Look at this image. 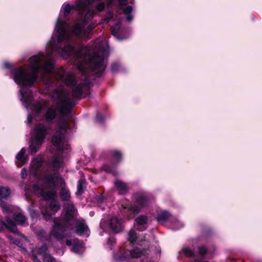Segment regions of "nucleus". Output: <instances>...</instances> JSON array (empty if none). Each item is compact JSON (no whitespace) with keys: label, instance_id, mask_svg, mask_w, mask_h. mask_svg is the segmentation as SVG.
Segmentation results:
<instances>
[{"label":"nucleus","instance_id":"obj_1","mask_svg":"<svg viewBox=\"0 0 262 262\" xmlns=\"http://www.w3.org/2000/svg\"><path fill=\"white\" fill-rule=\"evenodd\" d=\"M60 14L55 27L54 36L47 43L46 54L39 53L29 59L28 68L29 70L20 67L12 72L11 77L15 82L22 85L19 93L20 100L27 110L34 114H39L46 108L48 102L40 100L33 103L32 91L28 87L32 86L38 77L44 82L48 83L54 70L53 58L60 55L67 58L71 56L75 60L77 68L81 72L88 68L92 69L98 77L101 76L105 68L104 59L108 55L107 41L105 38H98L89 47H80L76 50L74 37L88 38L90 32L95 27L90 24L85 30L82 23H77L71 30L70 25L61 18Z\"/></svg>","mask_w":262,"mask_h":262},{"label":"nucleus","instance_id":"obj_2","mask_svg":"<svg viewBox=\"0 0 262 262\" xmlns=\"http://www.w3.org/2000/svg\"><path fill=\"white\" fill-rule=\"evenodd\" d=\"M55 76L58 80L64 82L72 90L71 93L63 88L55 90L52 97L56 102L59 108L51 106L44 116L46 121L50 122L59 113V129L54 134L52 141L54 146L60 152L68 149L69 145L66 134L70 132L73 123L68 121V116L71 108L75 104L74 98H80L82 94L88 95L89 85L87 81L76 80L73 74L66 73L64 69L62 68L56 71Z\"/></svg>","mask_w":262,"mask_h":262},{"label":"nucleus","instance_id":"obj_3","mask_svg":"<svg viewBox=\"0 0 262 262\" xmlns=\"http://www.w3.org/2000/svg\"><path fill=\"white\" fill-rule=\"evenodd\" d=\"M42 158L38 156L34 158L31 162L30 173L39 179L37 184L33 186L34 192L41 196L45 201L51 200L49 207L41 208V212L45 219L48 221L53 213L57 212L60 205L57 200L56 186H61L63 182V178L58 173L43 172L41 167Z\"/></svg>","mask_w":262,"mask_h":262},{"label":"nucleus","instance_id":"obj_4","mask_svg":"<svg viewBox=\"0 0 262 262\" xmlns=\"http://www.w3.org/2000/svg\"><path fill=\"white\" fill-rule=\"evenodd\" d=\"M128 240L132 244L136 243L140 246L134 247L130 251L124 252L122 257L125 259L142 258L141 262H154L147 256L148 253L146 248L149 246V241L144 237L138 236L134 230H130L128 234Z\"/></svg>","mask_w":262,"mask_h":262},{"label":"nucleus","instance_id":"obj_5","mask_svg":"<svg viewBox=\"0 0 262 262\" xmlns=\"http://www.w3.org/2000/svg\"><path fill=\"white\" fill-rule=\"evenodd\" d=\"M63 207L66 212L65 219H55L51 231V235L57 240H61L66 236V228L74 220L76 214L75 208L71 202L64 203Z\"/></svg>","mask_w":262,"mask_h":262},{"label":"nucleus","instance_id":"obj_6","mask_svg":"<svg viewBox=\"0 0 262 262\" xmlns=\"http://www.w3.org/2000/svg\"><path fill=\"white\" fill-rule=\"evenodd\" d=\"M0 207L3 212L6 214V221H2L0 227V231L2 230L4 227L8 228L11 232L16 233L17 231L16 227L13 221L10 219L12 216L14 217L15 221L18 224L25 225L26 222V217L20 213H13L12 207L8 205L4 201L0 199Z\"/></svg>","mask_w":262,"mask_h":262},{"label":"nucleus","instance_id":"obj_7","mask_svg":"<svg viewBox=\"0 0 262 262\" xmlns=\"http://www.w3.org/2000/svg\"><path fill=\"white\" fill-rule=\"evenodd\" d=\"M47 127L41 123L37 124L32 133L30 145L31 155L35 154L39 150L47 134Z\"/></svg>","mask_w":262,"mask_h":262},{"label":"nucleus","instance_id":"obj_8","mask_svg":"<svg viewBox=\"0 0 262 262\" xmlns=\"http://www.w3.org/2000/svg\"><path fill=\"white\" fill-rule=\"evenodd\" d=\"M100 226L105 231L111 230L115 233L119 232L123 229L122 221L116 217L111 219L108 223L105 221L102 220L100 223Z\"/></svg>","mask_w":262,"mask_h":262},{"label":"nucleus","instance_id":"obj_9","mask_svg":"<svg viewBox=\"0 0 262 262\" xmlns=\"http://www.w3.org/2000/svg\"><path fill=\"white\" fill-rule=\"evenodd\" d=\"M148 221L146 215H140L136 219L134 226L136 229L143 231L147 228Z\"/></svg>","mask_w":262,"mask_h":262},{"label":"nucleus","instance_id":"obj_10","mask_svg":"<svg viewBox=\"0 0 262 262\" xmlns=\"http://www.w3.org/2000/svg\"><path fill=\"white\" fill-rule=\"evenodd\" d=\"M71 223L75 224L76 232L77 233L82 234H86L88 231V227L83 220H74L71 221Z\"/></svg>","mask_w":262,"mask_h":262},{"label":"nucleus","instance_id":"obj_11","mask_svg":"<svg viewBox=\"0 0 262 262\" xmlns=\"http://www.w3.org/2000/svg\"><path fill=\"white\" fill-rule=\"evenodd\" d=\"M118 4L120 7V8L123 10V12L124 14L128 15L126 17V19L128 21H130L133 19V16L130 14L133 10V8L130 6H128L124 8L125 6L128 4V0H118Z\"/></svg>","mask_w":262,"mask_h":262},{"label":"nucleus","instance_id":"obj_12","mask_svg":"<svg viewBox=\"0 0 262 262\" xmlns=\"http://www.w3.org/2000/svg\"><path fill=\"white\" fill-rule=\"evenodd\" d=\"M121 24L118 21L111 27V32L113 35L115 36L118 40H123L128 37V35H124L122 32L120 31Z\"/></svg>","mask_w":262,"mask_h":262},{"label":"nucleus","instance_id":"obj_13","mask_svg":"<svg viewBox=\"0 0 262 262\" xmlns=\"http://www.w3.org/2000/svg\"><path fill=\"white\" fill-rule=\"evenodd\" d=\"M66 244L68 246L72 245V251L76 253H80L83 248V244L78 239H68Z\"/></svg>","mask_w":262,"mask_h":262},{"label":"nucleus","instance_id":"obj_14","mask_svg":"<svg viewBox=\"0 0 262 262\" xmlns=\"http://www.w3.org/2000/svg\"><path fill=\"white\" fill-rule=\"evenodd\" d=\"M37 252L39 255L42 256L43 262H55L54 258L48 253L46 245H43L39 248Z\"/></svg>","mask_w":262,"mask_h":262},{"label":"nucleus","instance_id":"obj_15","mask_svg":"<svg viewBox=\"0 0 262 262\" xmlns=\"http://www.w3.org/2000/svg\"><path fill=\"white\" fill-rule=\"evenodd\" d=\"M58 187H60L61 188L60 191L59 192V196L61 200L63 201L69 202L70 199L71 198V194L69 190L64 187V181H63L61 186H56L55 187L56 191V188Z\"/></svg>","mask_w":262,"mask_h":262},{"label":"nucleus","instance_id":"obj_16","mask_svg":"<svg viewBox=\"0 0 262 262\" xmlns=\"http://www.w3.org/2000/svg\"><path fill=\"white\" fill-rule=\"evenodd\" d=\"M26 148H22L16 156V163L18 166L21 167L28 161V159L25 156Z\"/></svg>","mask_w":262,"mask_h":262},{"label":"nucleus","instance_id":"obj_17","mask_svg":"<svg viewBox=\"0 0 262 262\" xmlns=\"http://www.w3.org/2000/svg\"><path fill=\"white\" fill-rule=\"evenodd\" d=\"M114 184L115 187L120 194H124L128 190L127 184L121 181L117 180L115 182Z\"/></svg>","mask_w":262,"mask_h":262},{"label":"nucleus","instance_id":"obj_18","mask_svg":"<svg viewBox=\"0 0 262 262\" xmlns=\"http://www.w3.org/2000/svg\"><path fill=\"white\" fill-rule=\"evenodd\" d=\"M63 165L62 159L59 157L55 156L52 161L51 166L54 170H57L62 167Z\"/></svg>","mask_w":262,"mask_h":262},{"label":"nucleus","instance_id":"obj_19","mask_svg":"<svg viewBox=\"0 0 262 262\" xmlns=\"http://www.w3.org/2000/svg\"><path fill=\"white\" fill-rule=\"evenodd\" d=\"M135 198L137 202L141 206L146 205L147 198L146 195L143 193H138L135 195Z\"/></svg>","mask_w":262,"mask_h":262},{"label":"nucleus","instance_id":"obj_20","mask_svg":"<svg viewBox=\"0 0 262 262\" xmlns=\"http://www.w3.org/2000/svg\"><path fill=\"white\" fill-rule=\"evenodd\" d=\"M76 4L74 6H70L69 4H64L63 5L61 10V13L63 14V15L64 17H67L70 11L72 9H76L78 10V8H76Z\"/></svg>","mask_w":262,"mask_h":262},{"label":"nucleus","instance_id":"obj_21","mask_svg":"<svg viewBox=\"0 0 262 262\" xmlns=\"http://www.w3.org/2000/svg\"><path fill=\"white\" fill-rule=\"evenodd\" d=\"M123 208L127 210L132 214H135L138 213L140 211V208L136 205H129L124 206Z\"/></svg>","mask_w":262,"mask_h":262},{"label":"nucleus","instance_id":"obj_22","mask_svg":"<svg viewBox=\"0 0 262 262\" xmlns=\"http://www.w3.org/2000/svg\"><path fill=\"white\" fill-rule=\"evenodd\" d=\"M169 216L170 213L168 212L164 211L158 214L157 219L159 222H162L165 221Z\"/></svg>","mask_w":262,"mask_h":262},{"label":"nucleus","instance_id":"obj_23","mask_svg":"<svg viewBox=\"0 0 262 262\" xmlns=\"http://www.w3.org/2000/svg\"><path fill=\"white\" fill-rule=\"evenodd\" d=\"M11 193L10 189L7 187H0V196L3 198L8 197Z\"/></svg>","mask_w":262,"mask_h":262},{"label":"nucleus","instance_id":"obj_24","mask_svg":"<svg viewBox=\"0 0 262 262\" xmlns=\"http://www.w3.org/2000/svg\"><path fill=\"white\" fill-rule=\"evenodd\" d=\"M103 169L106 172L111 173L114 175H116L117 173L114 165H105L103 166Z\"/></svg>","mask_w":262,"mask_h":262},{"label":"nucleus","instance_id":"obj_25","mask_svg":"<svg viewBox=\"0 0 262 262\" xmlns=\"http://www.w3.org/2000/svg\"><path fill=\"white\" fill-rule=\"evenodd\" d=\"M113 159L118 163L122 159V154L121 152L118 150H113L111 152Z\"/></svg>","mask_w":262,"mask_h":262},{"label":"nucleus","instance_id":"obj_26","mask_svg":"<svg viewBox=\"0 0 262 262\" xmlns=\"http://www.w3.org/2000/svg\"><path fill=\"white\" fill-rule=\"evenodd\" d=\"M182 253L188 257H191L194 255L193 251L187 247L183 248L182 250L180 252V254Z\"/></svg>","mask_w":262,"mask_h":262},{"label":"nucleus","instance_id":"obj_27","mask_svg":"<svg viewBox=\"0 0 262 262\" xmlns=\"http://www.w3.org/2000/svg\"><path fill=\"white\" fill-rule=\"evenodd\" d=\"M84 185V180L82 179L79 180L77 185V190L76 192L77 194L80 195L82 193Z\"/></svg>","mask_w":262,"mask_h":262},{"label":"nucleus","instance_id":"obj_28","mask_svg":"<svg viewBox=\"0 0 262 262\" xmlns=\"http://www.w3.org/2000/svg\"><path fill=\"white\" fill-rule=\"evenodd\" d=\"M199 252L201 254L204 255L207 252V249L204 246L200 247L199 248Z\"/></svg>","mask_w":262,"mask_h":262},{"label":"nucleus","instance_id":"obj_29","mask_svg":"<svg viewBox=\"0 0 262 262\" xmlns=\"http://www.w3.org/2000/svg\"><path fill=\"white\" fill-rule=\"evenodd\" d=\"M27 176V171L26 169L23 168L21 171V177L22 179H25Z\"/></svg>","mask_w":262,"mask_h":262},{"label":"nucleus","instance_id":"obj_30","mask_svg":"<svg viewBox=\"0 0 262 262\" xmlns=\"http://www.w3.org/2000/svg\"><path fill=\"white\" fill-rule=\"evenodd\" d=\"M96 120L98 122H103V117L100 114H98L96 117Z\"/></svg>","mask_w":262,"mask_h":262},{"label":"nucleus","instance_id":"obj_31","mask_svg":"<svg viewBox=\"0 0 262 262\" xmlns=\"http://www.w3.org/2000/svg\"><path fill=\"white\" fill-rule=\"evenodd\" d=\"M119 67V64L117 63H114L112 64V69L114 72L117 71Z\"/></svg>","mask_w":262,"mask_h":262},{"label":"nucleus","instance_id":"obj_32","mask_svg":"<svg viewBox=\"0 0 262 262\" xmlns=\"http://www.w3.org/2000/svg\"><path fill=\"white\" fill-rule=\"evenodd\" d=\"M176 224H178L179 226V227H173V229H174V230L179 229H180V228H182V227H183V224H182L181 223H180V222H178L176 223Z\"/></svg>","mask_w":262,"mask_h":262},{"label":"nucleus","instance_id":"obj_33","mask_svg":"<svg viewBox=\"0 0 262 262\" xmlns=\"http://www.w3.org/2000/svg\"><path fill=\"white\" fill-rule=\"evenodd\" d=\"M115 1H116V0H109L107 2V6L108 7H110L112 5H114V4L115 3Z\"/></svg>","mask_w":262,"mask_h":262},{"label":"nucleus","instance_id":"obj_34","mask_svg":"<svg viewBox=\"0 0 262 262\" xmlns=\"http://www.w3.org/2000/svg\"><path fill=\"white\" fill-rule=\"evenodd\" d=\"M32 259H33L34 262H41L39 260H38L37 259V258L36 255H33L32 256Z\"/></svg>","mask_w":262,"mask_h":262},{"label":"nucleus","instance_id":"obj_35","mask_svg":"<svg viewBox=\"0 0 262 262\" xmlns=\"http://www.w3.org/2000/svg\"><path fill=\"white\" fill-rule=\"evenodd\" d=\"M32 119V115L30 114L28 115V118H27V122H28V124H30L31 123Z\"/></svg>","mask_w":262,"mask_h":262},{"label":"nucleus","instance_id":"obj_36","mask_svg":"<svg viewBox=\"0 0 262 262\" xmlns=\"http://www.w3.org/2000/svg\"><path fill=\"white\" fill-rule=\"evenodd\" d=\"M3 66L5 68H9L10 67V63L7 62H4Z\"/></svg>","mask_w":262,"mask_h":262},{"label":"nucleus","instance_id":"obj_37","mask_svg":"<svg viewBox=\"0 0 262 262\" xmlns=\"http://www.w3.org/2000/svg\"><path fill=\"white\" fill-rule=\"evenodd\" d=\"M30 214L32 217H34L35 216V213L34 212V211H32V210H30Z\"/></svg>","mask_w":262,"mask_h":262},{"label":"nucleus","instance_id":"obj_38","mask_svg":"<svg viewBox=\"0 0 262 262\" xmlns=\"http://www.w3.org/2000/svg\"><path fill=\"white\" fill-rule=\"evenodd\" d=\"M103 197H102V196H99L98 200L99 202H101V201H103Z\"/></svg>","mask_w":262,"mask_h":262},{"label":"nucleus","instance_id":"obj_39","mask_svg":"<svg viewBox=\"0 0 262 262\" xmlns=\"http://www.w3.org/2000/svg\"><path fill=\"white\" fill-rule=\"evenodd\" d=\"M108 15H109V17L107 19L108 21L110 20V19H111L113 17V15H112V14L111 13H110L108 14Z\"/></svg>","mask_w":262,"mask_h":262},{"label":"nucleus","instance_id":"obj_40","mask_svg":"<svg viewBox=\"0 0 262 262\" xmlns=\"http://www.w3.org/2000/svg\"><path fill=\"white\" fill-rule=\"evenodd\" d=\"M110 241L114 242V239L113 238H110V239H109V242H110Z\"/></svg>","mask_w":262,"mask_h":262},{"label":"nucleus","instance_id":"obj_41","mask_svg":"<svg viewBox=\"0 0 262 262\" xmlns=\"http://www.w3.org/2000/svg\"><path fill=\"white\" fill-rule=\"evenodd\" d=\"M132 216H128V218H132Z\"/></svg>","mask_w":262,"mask_h":262},{"label":"nucleus","instance_id":"obj_42","mask_svg":"<svg viewBox=\"0 0 262 262\" xmlns=\"http://www.w3.org/2000/svg\"><path fill=\"white\" fill-rule=\"evenodd\" d=\"M91 215H92L93 213L92 212L90 213Z\"/></svg>","mask_w":262,"mask_h":262}]
</instances>
